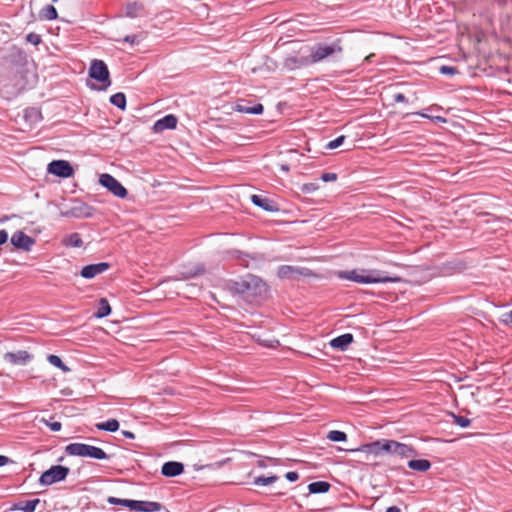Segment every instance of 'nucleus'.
<instances>
[{
    "label": "nucleus",
    "instance_id": "f257e3e1",
    "mask_svg": "<svg viewBox=\"0 0 512 512\" xmlns=\"http://www.w3.org/2000/svg\"><path fill=\"white\" fill-rule=\"evenodd\" d=\"M342 40L337 38L331 42L316 43L310 49L309 56L304 60L305 64H316L325 60L337 61L343 54Z\"/></svg>",
    "mask_w": 512,
    "mask_h": 512
},
{
    "label": "nucleus",
    "instance_id": "f03ea898",
    "mask_svg": "<svg viewBox=\"0 0 512 512\" xmlns=\"http://www.w3.org/2000/svg\"><path fill=\"white\" fill-rule=\"evenodd\" d=\"M233 289L249 302H259L267 293V285L261 278L247 274L239 281L234 282Z\"/></svg>",
    "mask_w": 512,
    "mask_h": 512
},
{
    "label": "nucleus",
    "instance_id": "7ed1b4c3",
    "mask_svg": "<svg viewBox=\"0 0 512 512\" xmlns=\"http://www.w3.org/2000/svg\"><path fill=\"white\" fill-rule=\"evenodd\" d=\"M336 274L340 279H346L360 284L396 283L401 280L400 277L387 276L384 272L379 270L354 269L350 271H338Z\"/></svg>",
    "mask_w": 512,
    "mask_h": 512
},
{
    "label": "nucleus",
    "instance_id": "20e7f679",
    "mask_svg": "<svg viewBox=\"0 0 512 512\" xmlns=\"http://www.w3.org/2000/svg\"><path fill=\"white\" fill-rule=\"evenodd\" d=\"M371 451L379 453L380 451L399 455L402 457H410L416 454V451L409 445L399 443L394 440H378L370 445Z\"/></svg>",
    "mask_w": 512,
    "mask_h": 512
},
{
    "label": "nucleus",
    "instance_id": "39448f33",
    "mask_svg": "<svg viewBox=\"0 0 512 512\" xmlns=\"http://www.w3.org/2000/svg\"><path fill=\"white\" fill-rule=\"evenodd\" d=\"M65 452L71 456L90 457L98 460L109 458L103 449L84 443H70L65 447Z\"/></svg>",
    "mask_w": 512,
    "mask_h": 512
},
{
    "label": "nucleus",
    "instance_id": "423d86ee",
    "mask_svg": "<svg viewBox=\"0 0 512 512\" xmlns=\"http://www.w3.org/2000/svg\"><path fill=\"white\" fill-rule=\"evenodd\" d=\"M69 473L70 469L68 467L53 465L41 474L39 483L44 486H50L54 483L65 480Z\"/></svg>",
    "mask_w": 512,
    "mask_h": 512
},
{
    "label": "nucleus",
    "instance_id": "0eeeda50",
    "mask_svg": "<svg viewBox=\"0 0 512 512\" xmlns=\"http://www.w3.org/2000/svg\"><path fill=\"white\" fill-rule=\"evenodd\" d=\"M277 275L281 279L298 280L300 277H311L314 273L306 267L282 265L278 268Z\"/></svg>",
    "mask_w": 512,
    "mask_h": 512
},
{
    "label": "nucleus",
    "instance_id": "6e6552de",
    "mask_svg": "<svg viewBox=\"0 0 512 512\" xmlns=\"http://www.w3.org/2000/svg\"><path fill=\"white\" fill-rule=\"evenodd\" d=\"M99 183L118 198H125L128 194L127 189L108 173H103L99 176Z\"/></svg>",
    "mask_w": 512,
    "mask_h": 512
},
{
    "label": "nucleus",
    "instance_id": "1a4fd4ad",
    "mask_svg": "<svg viewBox=\"0 0 512 512\" xmlns=\"http://www.w3.org/2000/svg\"><path fill=\"white\" fill-rule=\"evenodd\" d=\"M89 76L104 83V88L111 84L108 67L102 60L95 59L92 61L89 68Z\"/></svg>",
    "mask_w": 512,
    "mask_h": 512
},
{
    "label": "nucleus",
    "instance_id": "9d476101",
    "mask_svg": "<svg viewBox=\"0 0 512 512\" xmlns=\"http://www.w3.org/2000/svg\"><path fill=\"white\" fill-rule=\"evenodd\" d=\"M47 171L58 177L68 178L74 173L73 167L68 161L53 160L48 164Z\"/></svg>",
    "mask_w": 512,
    "mask_h": 512
},
{
    "label": "nucleus",
    "instance_id": "9b49d317",
    "mask_svg": "<svg viewBox=\"0 0 512 512\" xmlns=\"http://www.w3.org/2000/svg\"><path fill=\"white\" fill-rule=\"evenodd\" d=\"M95 213L94 207L85 202L75 200L71 208L65 213L66 216L74 218H91Z\"/></svg>",
    "mask_w": 512,
    "mask_h": 512
},
{
    "label": "nucleus",
    "instance_id": "f8f14e48",
    "mask_svg": "<svg viewBox=\"0 0 512 512\" xmlns=\"http://www.w3.org/2000/svg\"><path fill=\"white\" fill-rule=\"evenodd\" d=\"M11 244L23 251H30L32 246L35 244V240L25 234L23 231H16L11 237Z\"/></svg>",
    "mask_w": 512,
    "mask_h": 512
},
{
    "label": "nucleus",
    "instance_id": "ddd939ff",
    "mask_svg": "<svg viewBox=\"0 0 512 512\" xmlns=\"http://www.w3.org/2000/svg\"><path fill=\"white\" fill-rule=\"evenodd\" d=\"M3 358L12 365H26L33 359V355L28 351L19 350L16 352H7L4 354Z\"/></svg>",
    "mask_w": 512,
    "mask_h": 512
},
{
    "label": "nucleus",
    "instance_id": "4468645a",
    "mask_svg": "<svg viewBox=\"0 0 512 512\" xmlns=\"http://www.w3.org/2000/svg\"><path fill=\"white\" fill-rule=\"evenodd\" d=\"M159 502L130 500L129 509L141 512H156L163 509Z\"/></svg>",
    "mask_w": 512,
    "mask_h": 512
},
{
    "label": "nucleus",
    "instance_id": "2eb2a0df",
    "mask_svg": "<svg viewBox=\"0 0 512 512\" xmlns=\"http://www.w3.org/2000/svg\"><path fill=\"white\" fill-rule=\"evenodd\" d=\"M109 264L106 262H100L96 264H89L82 268L80 274L83 278L92 279L96 275L101 274L108 270Z\"/></svg>",
    "mask_w": 512,
    "mask_h": 512
},
{
    "label": "nucleus",
    "instance_id": "dca6fc26",
    "mask_svg": "<svg viewBox=\"0 0 512 512\" xmlns=\"http://www.w3.org/2000/svg\"><path fill=\"white\" fill-rule=\"evenodd\" d=\"M234 110L239 113L259 115L263 113L264 107L261 103L250 105V102L246 100H239L236 103Z\"/></svg>",
    "mask_w": 512,
    "mask_h": 512
},
{
    "label": "nucleus",
    "instance_id": "f3484780",
    "mask_svg": "<svg viewBox=\"0 0 512 512\" xmlns=\"http://www.w3.org/2000/svg\"><path fill=\"white\" fill-rule=\"evenodd\" d=\"M251 201L254 205L262 208L267 212H277L279 211L278 205L271 199L267 197H263L261 195H252Z\"/></svg>",
    "mask_w": 512,
    "mask_h": 512
},
{
    "label": "nucleus",
    "instance_id": "a211bd4d",
    "mask_svg": "<svg viewBox=\"0 0 512 512\" xmlns=\"http://www.w3.org/2000/svg\"><path fill=\"white\" fill-rule=\"evenodd\" d=\"M177 117L173 114H168L161 119L157 120L153 126L155 132H163L167 129H174L177 125Z\"/></svg>",
    "mask_w": 512,
    "mask_h": 512
},
{
    "label": "nucleus",
    "instance_id": "6ab92c4d",
    "mask_svg": "<svg viewBox=\"0 0 512 512\" xmlns=\"http://www.w3.org/2000/svg\"><path fill=\"white\" fill-rule=\"evenodd\" d=\"M184 471V465L181 462L169 461L163 464L161 473L165 477H175L182 474Z\"/></svg>",
    "mask_w": 512,
    "mask_h": 512
},
{
    "label": "nucleus",
    "instance_id": "aec40b11",
    "mask_svg": "<svg viewBox=\"0 0 512 512\" xmlns=\"http://www.w3.org/2000/svg\"><path fill=\"white\" fill-rule=\"evenodd\" d=\"M352 342L353 335L350 333H346L332 339L330 345L332 348L338 349L340 351H345Z\"/></svg>",
    "mask_w": 512,
    "mask_h": 512
},
{
    "label": "nucleus",
    "instance_id": "412c9836",
    "mask_svg": "<svg viewBox=\"0 0 512 512\" xmlns=\"http://www.w3.org/2000/svg\"><path fill=\"white\" fill-rule=\"evenodd\" d=\"M40 503V499H32L27 501H19L13 504L11 507L12 511H24V512H35L37 505Z\"/></svg>",
    "mask_w": 512,
    "mask_h": 512
},
{
    "label": "nucleus",
    "instance_id": "4be33fe9",
    "mask_svg": "<svg viewBox=\"0 0 512 512\" xmlns=\"http://www.w3.org/2000/svg\"><path fill=\"white\" fill-rule=\"evenodd\" d=\"M62 244L64 246H67V247H75V248H79L83 245V241L81 239V236L79 233H71L69 235H66L63 239H62Z\"/></svg>",
    "mask_w": 512,
    "mask_h": 512
},
{
    "label": "nucleus",
    "instance_id": "5701e85b",
    "mask_svg": "<svg viewBox=\"0 0 512 512\" xmlns=\"http://www.w3.org/2000/svg\"><path fill=\"white\" fill-rule=\"evenodd\" d=\"M331 485L326 481H316L312 482L308 485L309 493L311 494H319L326 493L330 490Z\"/></svg>",
    "mask_w": 512,
    "mask_h": 512
},
{
    "label": "nucleus",
    "instance_id": "b1692460",
    "mask_svg": "<svg viewBox=\"0 0 512 512\" xmlns=\"http://www.w3.org/2000/svg\"><path fill=\"white\" fill-rule=\"evenodd\" d=\"M408 467L418 472H426L430 469L431 463L426 459H415L408 462Z\"/></svg>",
    "mask_w": 512,
    "mask_h": 512
},
{
    "label": "nucleus",
    "instance_id": "393cba45",
    "mask_svg": "<svg viewBox=\"0 0 512 512\" xmlns=\"http://www.w3.org/2000/svg\"><path fill=\"white\" fill-rule=\"evenodd\" d=\"M57 10L53 5L44 6L39 12V18L41 20H55L57 19Z\"/></svg>",
    "mask_w": 512,
    "mask_h": 512
},
{
    "label": "nucleus",
    "instance_id": "a878e982",
    "mask_svg": "<svg viewBox=\"0 0 512 512\" xmlns=\"http://www.w3.org/2000/svg\"><path fill=\"white\" fill-rule=\"evenodd\" d=\"M111 313V307L106 298H101L99 300L98 310L95 312L94 316L96 318H104Z\"/></svg>",
    "mask_w": 512,
    "mask_h": 512
},
{
    "label": "nucleus",
    "instance_id": "bb28decb",
    "mask_svg": "<svg viewBox=\"0 0 512 512\" xmlns=\"http://www.w3.org/2000/svg\"><path fill=\"white\" fill-rule=\"evenodd\" d=\"M143 6L137 2L129 3L126 5L125 15L130 18H136L141 15Z\"/></svg>",
    "mask_w": 512,
    "mask_h": 512
},
{
    "label": "nucleus",
    "instance_id": "cd10ccee",
    "mask_svg": "<svg viewBox=\"0 0 512 512\" xmlns=\"http://www.w3.org/2000/svg\"><path fill=\"white\" fill-rule=\"evenodd\" d=\"M96 428L108 432H116L119 429V422L116 419H109L106 422L97 423Z\"/></svg>",
    "mask_w": 512,
    "mask_h": 512
},
{
    "label": "nucleus",
    "instance_id": "c85d7f7f",
    "mask_svg": "<svg viewBox=\"0 0 512 512\" xmlns=\"http://www.w3.org/2000/svg\"><path fill=\"white\" fill-rule=\"evenodd\" d=\"M110 102H111V104H113L114 106L118 107L121 110H125V108H126V96L122 92L113 94L110 97Z\"/></svg>",
    "mask_w": 512,
    "mask_h": 512
},
{
    "label": "nucleus",
    "instance_id": "c756f323",
    "mask_svg": "<svg viewBox=\"0 0 512 512\" xmlns=\"http://www.w3.org/2000/svg\"><path fill=\"white\" fill-rule=\"evenodd\" d=\"M205 272V268L203 264H196L193 268L187 269L182 272L184 278H193L199 275H202Z\"/></svg>",
    "mask_w": 512,
    "mask_h": 512
},
{
    "label": "nucleus",
    "instance_id": "7c9ffc66",
    "mask_svg": "<svg viewBox=\"0 0 512 512\" xmlns=\"http://www.w3.org/2000/svg\"><path fill=\"white\" fill-rule=\"evenodd\" d=\"M47 360H48V362H49L51 365H53V366H55V367H57V368L61 369L63 372H69V371H70V368H69V367H67V366L62 362L61 358H60L59 356H57V355H53V354L48 355Z\"/></svg>",
    "mask_w": 512,
    "mask_h": 512
},
{
    "label": "nucleus",
    "instance_id": "2f4dec72",
    "mask_svg": "<svg viewBox=\"0 0 512 512\" xmlns=\"http://www.w3.org/2000/svg\"><path fill=\"white\" fill-rule=\"evenodd\" d=\"M327 439L333 442H342L347 439V435L343 431L332 430L327 434Z\"/></svg>",
    "mask_w": 512,
    "mask_h": 512
},
{
    "label": "nucleus",
    "instance_id": "473e14b6",
    "mask_svg": "<svg viewBox=\"0 0 512 512\" xmlns=\"http://www.w3.org/2000/svg\"><path fill=\"white\" fill-rule=\"evenodd\" d=\"M277 479L278 478L275 475L269 476V477L259 476V477L255 478L254 484L257 486H267V485H270V484H273L274 482H276Z\"/></svg>",
    "mask_w": 512,
    "mask_h": 512
},
{
    "label": "nucleus",
    "instance_id": "72a5a7b5",
    "mask_svg": "<svg viewBox=\"0 0 512 512\" xmlns=\"http://www.w3.org/2000/svg\"><path fill=\"white\" fill-rule=\"evenodd\" d=\"M452 417H453V422L462 428L468 427L471 423L470 419H468L467 417L461 416V415L452 414Z\"/></svg>",
    "mask_w": 512,
    "mask_h": 512
},
{
    "label": "nucleus",
    "instance_id": "f704fd0d",
    "mask_svg": "<svg viewBox=\"0 0 512 512\" xmlns=\"http://www.w3.org/2000/svg\"><path fill=\"white\" fill-rule=\"evenodd\" d=\"M231 256L239 261V263L243 266H248L247 257L248 255L243 254L241 251L233 250L230 252Z\"/></svg>",
    "mask_w": 512,
    "mask_h": 512
},
{
    "label": "nucleus",
    "instance_id": "c9c22d12",
    "mask_svg": "<svg viewBox=\"0 0 512 512\" xmlns=\"http://www.w3.org/2000/svg\"><path fill=\"white\" fill-rule=\"evenodd\" d=\"M107 502L110 505H120V506H125V507L129 508L130 500L129 499H120V498L110 496L107 498Z\"/></svg>",
    "mask_w": 512,
    "mask_h": 512
},
{
    "label": "nucleus",
    "instance_id": "e433bc0d",
    "mask_svg": "<svg viewBox=\"0 0 512 512\" xmlns=\"http://www.w3.org/2000/svg\"><path fill=\"white\" fill-rule=\"evenodd\" d=\"M439 72L443 75H450V76H453V75H456L458 73V70L456 67L454 66H447V65H442L440 68H439Z\"/></svg>",
    "mask_w": 512,
    "mask_h": 512
},
{
    "label": "nucleus",
    "instance_id": "4c0bfd02",
    "mask_svg": "<svg viewBox=\"0 0 512 512\" xmlns=\"http://www.w3.org/2000/svg\"><path fill=\"white\" fill-rule=\"evenodd\" d=\"M26 40L34 46H37L42 42L41 36L34 32L29 33L26 36Z\"/></svg>",
    "mask_w": 512,
    "mask_h": 512
},
{
    "label": "nucleus",
    "instance_id": "58836bf2",
    "mask_svg": "<svg viewBox=\"0 0 512 512\" xmlns=\"http://www.w3.org/2000/svg\"><path fill=\"white\" fill-rule=\"evenodd\" d=\"M344 140H345V136L341 135V136L337 137L336 139L330 141L326 145V148L327 149H336L343 144Z\"/></svg>",
    "mask_w": 512,
    "mask_h": 512
},
{
    "label": "nucleus",
    "instance_id": "ea45409f",
    "mask_svg": "<svg viewBox=\"0 0 512 512\" xmlns=\"http://www.w3.org/2000/svg\"><path fill=\"white\" fill-rule=\"evenodd\" d=\"M41 422H43L46 426H48L52 431L58 432L61 430L62 424L58 421L55 422H49L46 419H41Z\"/></svg>",
    "mask_w": 512,
    "mask_h": 512
},
{
    "label": "nucleus",
    "instance_id": "a19ab883",
    "mask_svg": "<svg viewBox=\"0 0 512 512\" xmlns=\"http://www.w3.org/2000/svg\"><path fill=\"white\" fill-rule=\"evenodd\" d=\"M318 189V185L316 183H305L301 187V191L303 193H312Z\"/></svg>",
    "mask_w": 512,
    "mask_h": 512
},
{
    "label": "nucleus",
    "instance_id": "79ce46f5",
    "mask_svg": "<svg viewBox=\"0 0 512 512\" xmlns=\"http://www.w3.org/2000/svg\"><path fill=\"white\" fill-rule=\"evenodd\" d=\"M321 179L324 182H333V181L337 180V174L336 173H331V172L323 173L321 175Z\"/></svg>",
    "mask_w": 512,
    "mask_h": 512
},
{
    "label": "nucleus",
    "instance_id": "37998d69",
    "mask_svg": "<svg viewBox=\"0 0 512 512\" xmlns=\"http://www.w3.org/2000/svg\"><path fill=\"white\" fill-rule=\"evenodd\" d=\"M286 479L290 482L298 480L299 474L296 471H289L285 475Z\"/></svg>",
    "mask_w": 512,
    "mask_h": 512
},
{
    "label": "nucleus",
    "instance_id": "c03bdc74",
    "mask_svg": "<svg viewBox=\"0 0 512 512\" xmlns=\"http://www.w3.org/2000/svg\"><path fill=\"white\" fill-rule=\"evenodd\" d=\"M394 102L396 103H407L408 100L406 96L402 93H397L393 96Z\"/></svg>",
    "mask_w": 512,
    "mask_h": 512
},
{
    "label": "nucleus",
    "instance_id": "a18cd8bd",
    "mask_svg": "<svg viewBox=\"0 0 512 512\" xmlns=\"http://www.w3.org/2000/svg\"><path fill=\"white\" fill-rule=\"evenodd\" d=\"M125 42H128L130 44H135L139 42V36L138 35H127L124 38Z\"/></svg>",
    "mask_w": 512,
    "mask_h": 512
},
{
    "label": "nucleus",
    "instance_id": "49530a36",
    "mask_svg": "<svg viewBox=\"0 0 512 512\" xmlns=\"http://www.w3.org/2000/svg\"><path fill=\"white\" fill-rule=\"evenodd\" d=\"M8 240V233L6 230H0V245H3Z\"/></svg>",
    "mask_w": 512,
    "mask_h": 512
},
{
    "label": "nucleus",
    "instance_id": "de8ad7c7",
    "mask_svg": "<svg viewBox=\"0 0 512 512\" xmlns=\"http://www.w3.org/2000/svg\"><path fill=\"white\" fill-rule=\"evenodd\" d=\"M504 322L512 323V310L504 314Z\"/></svg>",
    "mask_w": 512,
    "mask_h": 512
},
{
    "label": "nucleus",
    "instance_id": "09e8293b",
    "mask_svg": "<svg viewBox=\"0 0 512 512\" xmlns=\"http://www.w3.org/2000/svg\"><path fill=\"white\" fill-rule=\"evenodd\" d=\"M8 462H9L8 457H6L4 455H0V467L6 465Z\"/></svg>",
    "mask_w": 512,
    "mask_h": 512
},
{
    "label": "nucleus",
    "instance_id": "8fccbe9b",
    "mask_svg": "<svg viewBox=\"0 0 512 512\" xmlns=\"http://www.w3.org/2000/svg\"><path fill=\"white\" fill-rule=\"evenodd\" d=\"M122 434H123L126 438H129V439H134V438H135L134 433H132V432H130V431H122Z\"/></svg>",
    "mask_w": 512,
    "mask_h": 512
},
{
    "label": "nucleus",
    "instance_id": "3c124183",
    "mask_svg": "<svg viewBox=\"0 0 512 512\" xmlns=\"http://www.w3.org/2000/svg\"><path fill=\"white\" fill-rule=\"evenodd\" d=\"M386 512H401V510L397 506H390L386 509Z\"/></svg>",
    "mask_w": 512,
    "mask_h": 512
},
{
    "label": "nucleus",
    "instance_id": "603ef678",
    "mask_svg": "<svg viewBox=\"0 0 512 512\" xmlns=\"http://www.w3.org/2000/svg\"><path fill=\"white\" fill-rule=\"evenodd\" d=\"M374 57H375V54L371 53V54H369L368 56L365 57L364 62L371 63L373 61Z\"/></svg>",
    "mask_w": 512,
    "mask_h": 512
},
{
    "label": "nucleus",
    "instance_id": "864d4df0",
    "mask_svg": "<svg viewBox=\"0 0 512 512\" xmlns=\"http://www.w3.org/2000/svg\"><path fill=\"white\" fill-rule=\"evenodd\" d=\"M280 170L283 171V172H289L290 167L287 164H281L280 165Z\"/></svg>",
    "mask_w": 512,
    "mask_h": 512
},
{
    "label": "nucleus",
    "instance_id": "5fc2aeb1",
    "mask_svg": "<svg viewBox=\"0 0 512 512\" xmlns=\"http://www.w3.org/2000/svg\"><path fill=\"white\" fill-rule=\"evenodd\" d=\"M30 113H34L35 115H39V112L35 109L26 110L25 116H28Z\"/></svg>",
    "mask_w": 512,
    "mask_h": 512
},
{
    "label": "nucleus",
    "instance_id": "6e6d98bb",
    "mask_svg": "<svg viewBox=\"0 0 512 512\" xmlns=\"http://www.w3.org/2000/svg\"><path fill=\"white\" fill-rule=\"evenodd\" d=\"M419 115H421L422 117H428L426 114L424 113H419Z\"/></svg>",
    "mask_w": 512,
    "mask_h": 512
},
{
    "label": "nucleus",
    "instance_id": "4d7b16f0",
    "mask_svg": "<svg viewBox=\"0 0 512 512\" xmlns=\"http://www.w3.org/2000/svg\"><path fill=\"white\" fill-rule=\"evenodd\" d=\"M53 2H57V0H52Z\"/></svg>",
    "mask_w": 512,
    "mask_h": 512
}]
</instances>
